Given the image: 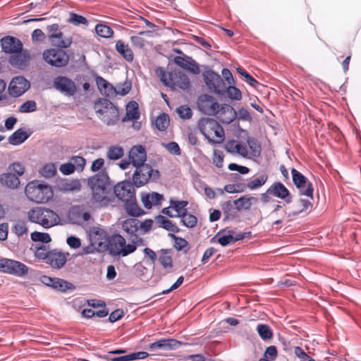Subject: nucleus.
I'll use <instances>...</instances> for the list:
<instances>
[{"mask_svg":"<svg viewBox=\"0 0 361 361\" xmlns=\"http://www.w3.org/2000/svg\"><path fill=\"white\" fill-rule=\"evenodd\" d=\"M295 206L299 207L298 210L290 212L288 214V216H295L299 215L300 213L307 210L310 207H312V204L307 200L300 199L295 204Z\"/></svg>","mask_w":361,"mask_h":361,"instance_id":"nucleus-40","label":"nucleus"},{"mask_svg":"<svg viewBox=\"0 0 361 361\" xmlns=\"http://www.w3.org/2000/svg\"><path fill=\"white\" fill-rule=\"evenodd\" d=\"M64 48H51L44 51V60L51 66L61 68L66 66L69 61V56Z\"/></svg>","mask_w":361,"mask_h":361,"instance_id":"nucleus-8","label":"nucleus"},{"mask_svg":"<svg viewBox=\"0 0 361 361\" xmlns=\"http://www.w3.org/2000/svg\"><path fill=\"white\" fill-rule=\"evenodd\" d=\"M106 158L109 160L116 161L124 155L123 148L118 145L110 146L106 151Z\"/></svg>","mask_w":361,"mask_h":361,"instance_id":"nucleus-37","label":"nucleus"},{"mask_svg":"<svg viewBox=\"0 0 361 361\" xmlns=\"http://www.w3.org/2000/svg\"><path fill=\"white\" fill-rule=\"evenodd\" d=\"M235 231L231 229H223L221 230L214 238L211 239V241H214L215 238H217V242L222 246H226L230 243H234L233 233Z\"/></svg>","mask_w":361,"mask_h":361,"instance_id":"nucleus-25","label":"nucleus"},{"mask_svg":"<svg viewBox=\"0 0 361 361\" xmlns=\"http://www.w3.org/2000/svg\"><path fill=\"white\" fill-rule=\"evenodd\" d=\"M27 218L30 222L39 224L44 228H51L60 221L57 213L50 209L42 207L30 209L27 212Z\"/></svg>","mask_w":361,"mask_h":361,"instance_id":"nucleus-4","label":"nucleus"},{"mask_svg":"<svg viewBox=\"0 0 361 361\" xmlns=\"http://www.w3.org/2000/svg\"><path fill=\"white\" fill-rule=\"evenodd\" d=\"M146 245V242L142 238L139 237L137 234L135 235L132 237L130 243H129V246L131 247L129 250V255L135 252L138 247L145 246Z\"/></svg>","mask_w":361,"mask_h":361,"instance_id":"nucleus-50","label":"nucleus"},{"mask_svg":"<svg viewBox=\"0 0 361 361\" xmlns=\"http://www.w3.org/2000/svg\"><path fill=\"white\" fill-rule=\"evenodd\" d=\"M186 70H188L192 73L198 74L200 72V69L199 68L197 62L190 56H187V66L185 67Z\"/></svg>","mask_w":361,"mask_h":361,"instance_id":"nucleus-59","label":"nucleus"},{"mask_svg":"<svg viewBox=\"0 0 361 361\" xmlns=\"http://www.w3.org/2000/svg\"><path fill=\"white\" fill-rule=\"evenodd\" d=\"M126 116L132 120L139 118L138 104L136 102L131 101L128 102L126 106Z\"/></svg>","mask_w":361,"mask_h":361,"instance_id":"nucleus-45","label":"nucleus"},{"mask_svg":"<svg viewBox=\"0 0 361 361\" xmlns=\"http://www.w3.org/2000/svg\"><path fill=\"white\" fill-rule=\"evenodd\" d=\"M0 43L2 51L6 54H18L23 49L21 41L13 36L4 37Z\"/></svg>","mask_w":361,"mask_h":361,"instance_id":"nucleus-17","label":"nucleus"},{"mask_svg":"<svg viewBox=\"0 0 361 361\" xmlns=\"http://www.w3.org/2000/svg\"><path fill=\"white\" fill-rule=\"evenodd\" d=\"M0 180L2 183L5 184L10 188H16L20 184L19 177L10 172L1 175Z\"/></svg>","mask_w":361,"mask_h":361,"instance_id":"nucleus-34","label":"nucleus"},{"mask_svg":"<svg viewBox=\"0 0 361 361\" xmlns=\"http://www.w3.org/2000/svg\"><path fill=\"white\" fill-rule=\"evenodd\" d=\"M257 331L260 338L264 341L271 339L273 336L271 329L266 324H259L257 326Z\"/></svg>","mask_w":361,"mask_h":361,"instance_id":"nucleus-41","label":"nucleus"},{"mask_svg":"<svg viewBox=\"0 0 361 361\" xmlns=\"http://www.w3.org/2000/svg\"><path fill=\"white\" fill-rule=\"evenodd\" d=\"M161 255L159 258L160 264L164 269L171 268L173 267L172 257L169 255V251L168 250H161Z\"/></svg>","mask_w":361,"mask_h":361,"instance_id":"nucleus-47","label":"nucleus"},{"mask_svg":"<svg viewBox=\"0 0 361 361\" xmlns=\"http://www.w3.org/2000/svg\"><path fill=\"white\" fill-rule=\"evenodd\" d=\"M169 117L166 113L160 114L155 121V126L160 131H164L169 125Z\"/></svg>","mask_w":361,"mask_h":361,"instance_id":"nucleus-43","label":"nucleus"},{"mask_svg":"<svg viewBox=\"0 0 361 361\" xmlns=\"http://www.w3.org/2000/svg\"><path fill=\"white\" fill-rule=\"evenodd\" d=\"M162 199L163 196L161 194L153 192L142 196V202L145 208L151 209L153 204H159Z\"/></svg>","mask_w":361,"mask_h":361,"instance_id":"nucleus-32","label":"nucleus"},{"mask_svg":"<svg viewBox=\"0 0 361 361\" xmlns=\"http://www.w3.org/2000/svg\"><path fill=\"white\" fill-rule=\"evenodd\" d=\"M106 247L113 257H126L131 249L126 238L118 233H114L107 238Z\"/></svg>","mask_w":361,"mask_h":361,"instance_id":"nucleus-7","label":"nucleus"},{"mask_svg":"<svg viewBox=\"0 0 361 361\" xmlns=\"http://www.w3.org/2000/svg\"><path fill=\"white\" fill-rule=\"evenodd\" d=\"M54 88L68 97L73 96L76 92V85L73 80L66 76H57L53 80Z\"/></svg>","mask_w":361,"mask_h":361,"instance_id":"nucleus-13","label":"nucleus"},{"mask_svg":"<svg viewBox=\"0 0 361 361\" xmlns=\"http://www.w3.org/2000/svg\"><path fill=\"white\" fill-rule=\"evenodd\" d=\"M69 256L68 252H63L53 250L50 251L47 264H49L54 269H61L67 262V257Z\"/></svg>","mask_w":361,"mask_h":361,"instance_id":"nucleus-21","label":"nucleus"},{"mask_svg":"<svg viewBox=\"0 0 361 361\" xmlns=\"http://www.w3.org/2000/svg\"><path fill=\"white\" fill-rule=\"evenodd\" d=\"M135 187L130 180H124L113 187L114 193L120 200L124 202L135 197Z\"/></svg>","mask_w":361,"mask_h":361,"instance_id":"nucleus-14","label":"nucleus"},{"mask_svg":"<svg viewBox=\"0 0 361 361\" xmlns=\"http://www.w3.org/2000/svg\"><path fill=\"white\" fill-rule=\"evenodd\" d=\"M188 204V202L185 200H170L171 207L177 212V214H176V217L183 216L187 212L186 207Z\"/></svg>","mask_w":361,"mask_h":361,"instance_id":"nucleus-38","label":"nucleus"},{"mask_svg":"<svg viewBox=\"0 0 361 361\" xmlns=\"http://www.w3.org/2000/svg\"><path fill=\"white\" fill-rule=\"evenodd\" d=\"M110 115V118H108L104 120V121L108 124L114 123L118 119V110L117 107L112 104V109H109L108 115Z\"/></svg>","mask_w":361,"mask_h":361,"instance_id":"nucleus-61","label":"nucleus"},{"mask_svg":"<svg viewBox=\"0 0 361 361\" xmlns=\"http://www.w3.org/2000/svg\"><path fill=\"white\" fill-rule=\"evenodd\" d=\"M25 194L27 198L36 203H46L53 197L54 192L48 184L29 183L25 187Z\"/></svg>","mask_w":361,"mask_h":361,"instance_id":"nucleus-5","label":"nucleus"},{"mask_svg":"<svg viewBox=\"0 0 361 361\" xmlns=\"http://www.w3.org/2000/svg\"><path fill=\"white\" fill-rule=\"evenodd\" d=\"M30 135L23 128H19L8 137V142L17 146L23 143Z\"/></svg>","mask_w":361,"mask_h":361,"instance_id":"nucleus-30","label":"nucleus"},{"mask_svg":"<svg viewBox=\"0 0 361 361\" xmlns=\"http://www.w3.org/2000/svg\"><path fill=\"white\" fill-rule=\"evenodd\" d=\"M87 183L92 190L93 202L99 203L101 206L108 205L111 202L113 184L110 182L109 174L106 170H102L95 175L90 177Z\"/></svg>","mask_w":361,"mask_h":361,"instance_id":"nucleus-1","label":"nucleus"},{"mask_svg":"<svg viewBox=\"0 0 361 361\" xmlns=\"http://www.w3.org/2000/svg\"><path fill=\"white\" fill-rule=\"evenodd\" d=\"M205 85L211 92L219 95H224L226 82L220 75L212 70H208L203 73Z\"/></svg>","mask_w":361,"mask_h":361,"instance_id":"nucleus-9","label":"nucleus"},{"mask_svg":"<svg viewBox=\"0 0 361 361\" xmlns=\"http://www.w3.org/2000/svg\"><path fill=\"white\" fill-rule=\"evenodd\" d=\"M156 73L163 85L173 90L177 87L185 90L190 87V80L188 75L180 71L167 73L164 68L159 67Z\"/></svg>","mask_w":361,"mask_h":361,"instance_id":"nucleus-3","label":"nucleus"},{"mask_svg":"<svg viewBox=\"0 0 361 361\" xmlns=\"http://www.w3.org/2000/svg\"><path fill=\"white\" fill-rule=\"evenodd\" d=\"M115 49L116 51L127 61L132 62L134 59V54L128 44H126L122 40H118L116 42Z\"/></svg>","mask_w":361,"mask_h":361,"instance_id":"nucleus-28","label":"nucleus"},{"mask_svg":"<svg viewBox=\"0 0 361 361\" xmlns=\"http://www.w3.org/2000/svg\"><path fill=\"white\" fill-rule=\"evenodd\" d=\"M50 251L51 250H48L47 246L44 245L36 246L35 248V255L37 259L47 262L49 256Z\"/></svg>","mask_w":361,"mask_h":361,"instance_id":"nucleus-49","label":"nucleus"},{"mask_svg":"<svg viewBox=\"0 0 361 361\" xmlns=\"http://www.w3.org/2000/svg\"><path fill=\"white\" fill-rule=\"evenodd\" d=\"M30 87V83L24 76H16L11 80L8 92L11 97L17 98L22 96Z\"/></svg>","mask_w":361,"mask_h":361,"instance_id":"nucleus-12","label":"nucleus"},{"mask_svg":"<svg viewBox=\"0 0 361 361\" xmlns=\"http://www.w3.org/2000/svg\"><path fill=\"white\" fill-rule=\"evenodd\" d=\"M153 221L152 219H145L142 222L139 221L138 226H139V234L142 235L148 231H149L152 228Z\"/></svg>","mask_w":361,"mask_h":361,"instance_id":"nucleus-58","label":"nucleus"},{"mask_svg":"<svg viewBox=\"0 0 361 361\" xmlns=\"http://www.w3.org/2000/svg\"><path fill=\"white\" fill-rule=\"evenodd\" d=\"M49 41L53 46L58 48H68L72 44V38L64 37L61 30L52 35Z\"/></svg>","mask_w":361,"mask_h":361,"instance_id":"nucleus-26","label":"nucleus"},{"mask_svg":"<svg viewBox=\"0 0 361 361\" xmlns=\"http://www.w3.org/2000/svg\"><path fill=\"white\" fill-rule=\"evenodd\" d=\"M135 170L132 176L133 185L137 188H140L147 184L149 180L157 181L159 177V171L154 169L151 165L145 164L135 166Z\"/></svg>","mask_w":361,"mask_h":361,"instance_id":"nucleus-6","label":"nucleus"},{"mask_svg":"<svg viewBox=\"0 0 361 361\" xmlns=\"http://www.w3.org/2000/svg\"><path fill=\"white\" fill-rule=\"evenodd\" d=\"M128 159L135 166L145 165L147 160V152L142 145L133 146L128 152Z\"/></svg>","mask_w":361,"mask_h":361,"instance_id":"nucleus-18","label":"nucleus"},{"mask_svg":"<svg viewBox=\"0 0 361 361\" xmlns=\"http://www.w3.org/2000/svg\"><path fill=\"white\" fill-rule=\"evenodd\" d=\"M31 59L30 54L27 50L22 49L18 54H13L9 57L10 64L19 69H25L28 66Z\"/></svg>","mask_w":361,"mask_h":361,"instance_id":"nucleus-20","label":"nucleus"},{"mask_svg":"<svg viewBox=\"0 0 361 361\" xmlns=\"http://www.w3.org/2000/svg\"><path fill=\"white\" fill-rule=\"evenodd\" d=\"M198 128L210 144H221L225 140L223 127L214 118H202L198 121Z\"/></svg>","mask_w":361,"mask_h":361,"instance_id":"nucleus-2","label":"nucleus"},{"mask_svg":"<svg viewBox=\"0 0 361 361\" xmlns=\"http://www.w3.org/2000/svg\"><path fill=\"white\" fill-rule=\"evenodd\" d=\"M214 114L213 116L225 124H230L237 117L235 110L231 105L227 104H219V108H216Z\"/></svg>","mask_w":361,"mask_h":361,"instance_id":"nucleus-15","label":"nucleus"},{"mask_svg":"<svg viewBox=\"0 0 361 361\" xmlns=\"http://www.w3.org/2000/svg\"><path fill=\"white\" fill-rule=\"evenodd\" d=\"M176 112L182 119H190L192 116L191 109L187 105H181L176 109Z\"/></svg>","mask_w":361,"mask_h":361,"instance_id":"nucleus-54","label":"nucleus"},{"mask_svg":"<svg viewBox=\"0 0 361 361\" xmlns=\"http://www.w3.org/2000/svg\"><path fill=\"white\" fill-rule=\"evenodd\" d=\"M95 31L99 37L103 38L111 37L114 34L113 30L109 26L103 24H97Z\"/></svg>","mask_w":361,"mask_h":361,"instance_id":"nucleus-46","label":"nucleus"},{"mask_svg":"<svg viewBox=\"0 0 361 361\" xmlns=\"http://www.w3.org/2000/svg\"><path fill=\"white\" fill-rule=\"evenodd\" d=\"M127 214L133 217H138L145 214V212L138 206L136 197L128 199L123 202Z\"/></svg>","mask_w":361,"mask_h":361,"instance_id":"nucleus-24","label":"nucleus"},{"mask_svg":"<svg viewBox=\"0 0 361 361\" xmlns=\"http://www.w3.org/2000/svg\"><path fill=\"white\" fill-rule=\"evenodd\" d=\"M51 288L61 292H66L68 290H73L75 288V286L73 283L64 279L56 277L53 283V286Z\"/></svg>","mask_w":361,"mask_h":361,"instance_id":"nucleus-36","label":"nucleus"},{"mask_svg":"<svg viewBox=\"0 0 361 361\" xmlns=\"http://www.w3.org/2000/svg\"><path fill=\"white\" fill-rule=\"evenodd\" d=\"M0 271L24 277L28 273V267L19 261L2 258L0 259Z\"/></svg>","mask_w":361,"mask_h":361,"instance_id":"nucleus-10","label":"nucleus"},{"mask_svg":"<svg viewBox=\"0 0 361 361\" xmlns=\"http://www.w3.org/2000/svg\"><path fill=\"white\" fill-rule=\"evenodd\" d=\"M247 143L250 149L251 154L254 157H259L261 154V145L258 140L252 137H247Z\"/></svg>","mask_w":361,"mask_h":361,"instance_id":"nucleus-42","label":"nucleus"},{"mask_svg":"<svg viewBox=\"0 0 361 361\" xmlns=\"http://www.w3.org/2000/svg\"><path fill=\"white\" fill-rule=\"evenodd\" d=\"M269 192H272L273 196L283 200L287 204L292 202V195L290 191L281 182H274L269 187Z\"/></svg>","mask_w":361,"mask_h":361,"instance_id":"nucleus-22","label":"nucleus"},{"mask_svg":"<svg viewBox=\"0 0 361 361\" xmlns=\"http://www.w3.org/2000/svg\"><path fill=\"white\" fill-rule=\"evenodd\" d=\"M165 148L168 152L173 155H180L181 150L178 144L176 142H171L165 145Z\"/></svg>","mask_w":361,"mask_h":361,"instance_id":"nucleus-63","label":"nucleus"},{"mask_svg":"<svg viewBox=\"0 0 361 361\" xmlns=\"http://www.w3.org/2000/svg\"><path fill=\"white\" fill-rule=\"evenodd\" d=\"M39 173L44 178H51L56 173V168L54 164H47L42 168Z\"/></svg>","mask_w":361,"mask_h":361,"instance_id":"nucleus-51","label":"nucleus"},{"mask_svg":"<svg viewBox=\"0 0 361 361\" xmlns=\"http://www.w3.org/2000/svg\"><path fill=\"white\" fill-rule=\"evenodd\" d=\"M68 21H69V23H71L73 25H76V26H78L80 25H87V24H88V21L85 17L78 15L75 13H71V17H70Z\"/></svg>","mask_w":361,"mask_h":361,"instance_id":"nucleus-55","label":"nucleus"},{"mask_svg":"<svg viewBox=\"0 0 361 361\" xmlns=\"http://www.w3.org/2000/svg\"><path fill=\"white\" fill-rule=\"evenodd\" d=\"M11 231L18 237H23L24 235L27 236L28 233V227L27 226L26 221L20 219L14 221L11 228Z\"/></svg>","mask_w":361,"mask_h":361,"instance_id":"nucleus-35","label":"nucleus"},{"mask_svg":"<svg viewBox=\"0 0 361 361\" xmlns=\"http://www.w3.org/2000/svg\"><path fill=\"white\" fill-rule=\"evenodd\" d=\"M10 173L16 175L18 177L22 176L24 173V167L19 163H13L9 166Z\"/></svg>","mask_w":361,"mask_h":361,"instance_id":"nucleus-64","label":"nucleus"},{"mask_svg":"<svg viewBox=\"0 0 361 361\" xmlns=\"http://www.w3.org/2000/svg\"><path fill=\"white\" fill-rule=\"evenodd\" d=\"M268 180V175L265 173L254 176L245 185V188L254 190L264 185Z\"/></svg>","mask_w":361,"mask_h":361,"instance_id":"nucleus-31","label":"nucleus"},{"mask_svg":"<svg viewBox=\"0 0 361 361\" xmlns=\"http://www.w3.org/2000/svg\"><path fill=\"white\" fill-rule=\"evenodd\" d=\"M197 106L200 111L209 116H213L216 108H219V103L212 96L202 94L198 97Z\"/></svg>","mask_w":361,"mask_h":361,"instance_id":"nucleus-16","label":"nucleus"},{"mask_svg":"<svg viewBox=\"0 0 361 361\" xmlns=\"http://www.w3.org/2000/svg\"><path fill=\"white\" fill-rule=\"evenodd\" d=\"M72 164L75 165V170L78 171H82L85 164L86 160L81 156H73L71 159Z\"/></svg>","mask_w":361,"mask_h":361,"instance_id":"nucleus-56","label":"nucleus"},{"mask_svg":"<svg viewBox=\"0 0 361 361\" xmlns=\"http://www.w3.org/2000/svg\"><path fill=\"white\" fill-rule=\"evenodd\" d=\"M145 32H140L138 35H133L130 37L132 44L137 48L142 49L145 46V39L140 37Z\"/></svg>","mask_w":361,"mask_h":361,"instance_id":"nucleus-62","label":"nucleus"},{"mask_svg":"<svg viewBox=\"0 0 361 361\" xmlns=\"http://www.w3.org/2000/svg\"><path fill=\"white\" fill-rule=\"evenodd\" d=\"M237 72L245 78L246 82L253 87H256L259 83L251 75L241 68H238Z\"/></svg>","mask_w":361,"mask_h":361,"instance_id":"nucleus-57","label":"nucleus"},{"mask_svg":"<svg viewBox=\"0 0 361 361\" xmlns=\"http://www.w3.org/2000/svg\"><path fill=\"white\" fill-rule=\"evenodd\" d=\"M294 353L295 356L300 359V361H315L313 358L309 356L300 346L295 347Z\"/></svg>","mask_w":361,"mask_h":361,"instance_id":"nucleus-60","label":"nucleus"},{"mask_svg":"<svg viewBox=\"0 0 361 361\" xmlns=\"http://www.w3.org/2000/svg\"><path fill=\"white\" fill-rule=\"evenodd\" d=\"M231 99L240 100L242 94L240 90L232 85H226L225 94Z\"/></svg>","mask_w":361,"mask_h":361,"instance_id":"nucleus-48","label":"nucleus"},{"mask_svg":"<svg viewBox=\"0 0 361 361\" xmlns=\"http://www.w3.org/2000/svg\"><path fill=\"white\" fill-rule=\"evenodd\" d=\"M37 110V104L34 100H27L23 103L18 111L21 113H32Z\"/></svg>","mask_w":361,"mask_h":361,"instance_id":"nucleus-53","label":"nucleus"},{"mask_svg":"<svg viewBox=\"0 0 361 361\" xmlns=\"http://www.w3.org/2000/svg\"><path fill=\"white\" fill-rule=\"evenodd\" d=\"M112 102L107 99H99L96 103L94 108L96 113L104 116H108L109 109H112Z\"/></svg>","mask_w":361,"mask_h":361,"instance_id":"nucleus-33","label":"nucleus"},{"mask_svg":"<svg viewBox=\"0 0 361 361\" xmlns=\"http://www.w3.org/2000/svg\"><path fill=\"white\" fill-rule=\"evenodd\" d=\"M31 240L34 242L49 243L51 239L49 233L35 231L31 233Z\"/></svg>","mask_w":361,"mask_h":361,"instance_id":"nucleus-52","label":"nucleus"},{"mask_svg":"<svg viewBox=\"0 0 361 361\" xmlns=\"http://www.w3.org/2000/svg\"><path fill=\"white\" fill-rule=\"evenodd\" d=\"M258 199L255 197L243 196L233 201L235 209L238 211L242 209L249 210L252 205L256 203Z\"/></svg>","mask_w":361,"mask_h":361,"instance_id":"nucleus-29","label":"nucleus"},{"mask_svg":"<svg viewBox=\"0 0 361 361\" xmlns=\"http://www.w3.org/2000/svg\"><path fill=\"white\" fill-rule=\"evenodd\" d=\"M293 182L299 190L300 195H305L313 198V185L302 173L293 168L291 169Z\"/></svg>","mask_w":361,"mask_h":361,"instance_id":"nucleus-11","label":"nucleus"},{"mask_svg":"<svg viewBox=\"0 0 361 361\" xmlns=\"http://www.w3.org/2000/svg\"><path fill=\"white\" fill-rule=\"evenodd\" d=\"M180 218L182 224L187 228H192L197 225V217L193 214H188V212L183 214V216H180Z\"/></svg>","mask_w":361,"mask_h":361,"instance_id":"nucleus-44","label":"nucleus"},{"mask_svg":"<svg viewBox=\"0 0 361 361\" xmlns=\"http://www.w3.org/2000/svg\"><path fill=\"white\" fill-rule=\"evenodd\" d=\"M224 147L226 152L232 154H238L245 158L247 157L248 152L246 145L235 140L227 141Z\"/></svg>","mask_w":361,"mask_h":361,"instance_id":"nucleus-23","label":"nucleus"},{"mask_svg":"<svg viewBox=\"0 0 361 361\" xmlns=\"http://www.w3.org/2000/svg\"><path fill=\"white\" fill-rule=\"evenodd\" d=\"M157 222L159 224L160 227L166 229L168 231H171L173 233H178L179 228L174 225L171 221L168 219L164 216L159 215L157 217Z\"/></svg>","mask_w":361,"mask_h":361,"instance_id":"nucleus-39","label":"nucleus"},{"mask_svg":"<svg viewBox=\"0 0 361 361\" xmlns=\"http://www.w3.org/2000/svg\"><path fill=\"white\" fill-rule=\"evenodd\" d=\"M183 343L175 338L161 339L151 343L148 349L149 350H171L180 348Z\"/></svg>","mask_w":361,"mask_h":361,"instance_id":"nucleus-19","label":"nucleus"},{"mask_svg":"<svg viewBox=\"0 0 361 361\" xmlns=\"http://www.w3.org/2000/svg\"><path fill=\"white\" fill-rule=\"evenodd\" d=\"M139 220L135 218H129L122 223V229L130 237L139 234Z\"/></svg>","mask_w":361,"mask_h":361,"instance_id":"nucleus-27","label":"nucleus"}]
</instances>
